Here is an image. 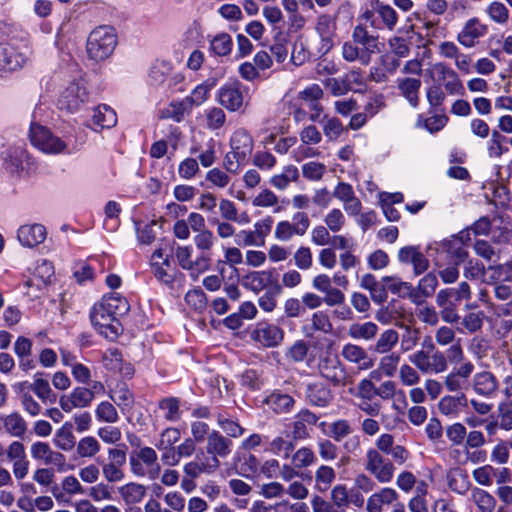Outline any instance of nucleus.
Masks as SVG:
<instances>
[{
    "label": "nucleus",
    "instance_id": "1",
    "mask_svg": "<svg viewBox=\"0 0 512 512\" xmlns=\"http://www.w3.org/2000/svg\"><path fill=\"white\" fill-rule=\"evenodd\" d=\"M380 52L378 36L369 33L361 24L356 25L352 31V41H346L341 48V54L347 62H359L368 65L372 56Z\"/></svg>",
    "mask_w": 512,
    "mask_h": 512
},
{
    "label": "nucleus",
    "instance_id": "2",
    "mask_svg": "<svg viewBox=\"0 0 512 512\" xmlns=\"http://www.w3.org/2000/svg\"><path fill=\"white\" fill-rule=\"evenodd\" d=\"M253 139L250 133L239 128L230 138V151L223 158V167L233 175H237L244 167L253 151Z\"/></svg>",
    "mask_w": 512,
    "mask_h": 512
},
{
    "label": "nucleus",
    "instance_id": "3",
    "mask_svg": "<svg viewBox=\"0 0 512 512\" xmlns=\"http://www.w3.org/2000/svg\"><path fill=\"white\" fill-rule=\"evenodd\" d=\"M117 44V36L110 26H99L87 38L86 52L89 59L100 62L108 59Z\"/></svg>",
    "mask_w": 512,
    "mask_h": 512
},
{
    "label": "nucleus",
    "instance_id": "4",
    "mask_svg": "<svg viewBox=\"0 0 512 512\" xmlns=\"http://www.w3.org/2000/svg\"><path fill=\"white\" fill-rule=\"evenodd\" d=\"M31 53L27 44L16 45L7 42L0 35V77L24 67L30 60Z\"/></svg>",
    "mask_w": 512,
    "mask_h": 512
},
{
    "label": "nucleus",
    "instance_id": "5",
    "mask_svg": "<svg viewBox=\"0 0 512 512\" xmlns=\"http://www.w3.org/2000/svg\"><path fill=\"white\" fill-rule=\"evenodd\" d=\"M29 136L32 145L45 154L58 155L73 152V148L65 140L39 124L31 125Z\"/></svg>",
    "mask_w": 512,
    "mask_h": 512
},
{
    "label": "nucleus",
    "instance_id": "6",
    "mask_svg": "<svg viewBox=\"0 0 512 512\" xmlns=\"http://www.w3.org/2000/svg\"><path fill=\"white\" fill-rule=\"evenodd\" d=\"M408 361L422 374H440L448 369L447 357L439 350H417L408 356Z\"/></svg>",
    "mask_w": 512,
    "mask_h": 512
},
{
    "label": "nucleus",
    "instance_id": "7",
    "mask_svg": "<svg viewBox=\"0 0 512 512\" xmlns=\"http://www.w3.org/2000/svg\"><path fill=\"white\" fill-rule=\"evenodd\" d=\"M318 371L333 386L343 387L351 382L346 368L335 354L325 353L319 360Z\"/></svg>",
    "mask_w": 512,
    "mask_h": 512
},
{
    "label": "nucleus",
    "instance_id": "8",
    "mask_svg": "<svg viewBox=\"0 0 512 512\" xmlns=\"http://www.w3.org/2000/svg\"><path fill=\"white\" fill-rule=\"evenodd\" d=\"M102 308L101 304L95 303L90 311V320L99 334L113 341L121 334L122 325L108 310Z\"/></svg>",
    "mask_w": 512,
    "mask_h": 512
},
{
    "label": "nucleus",
    "instance_id": "9",
    "mask_svg": "<svg viewBox=\"0 0 512 512\" xmlns=\"http://www.w3.org/2000/svg\"><path fill=\"white\" fill-rule=\"evenodd\" d=\"M364 468L382 484L391 482L395 472L394 464L375 448L366 451Z\"/></svg>",
    "mask_w": 512,
    "mask_h": 512
},
{
    "label": "nucleus",
    "instance_id": "10",
    "mask_svg": "<svg viewBox=\"0 0 512 512\" xmlns=\"http://www.w3.org/2000/svg\"><path fill=\"white\" fill-rule=\"evenodd\" d=\"M426 75L432 80L442 82L446 92L450 95H462L463 84L457 72L444 62H437L426 69Z\"/></svg>",
    "mask_w": 512,
    "mask_h": 512
},
{
    "label": "nucleus",
    "instance_id": "11",
    "mask_svg": "<svg viewBox=\"0 0 512 512\" xmlns=\"http://www.w3.org/2000/svg\"><path fill=\"white\" fill-rule=\"evenodd\" d=\"M288 220L279 221L274 229V238L280 242H288L294 236H304L310 227V219L304 212H297Z\"/></svg>",
    "mask_w": 512,
    "mask_h": 512
},
{
    "label": "nucleus",
    "instance_id": "12",
    "mask_svg": "<svg viewBox=\"0 0 512 512\" xmlns=\"http://www.w3.org/2000/svg\"><path fill=\"white\" fill-rule=\"evenodd\" d=\"M248 91L239 81L226 84L217 91V101L230 112H237L244 109L248 102L245 93Z\"/></svg>",
    "mask_w": 512,
    "mask_h": 512
},
{
    "label": "nucleus",
    "instance_id": "13",
    "mask_svg": "<svg viewBox=\"0 0 512 512\" xmlns=\"http://www.w3.org/2000/svg\"><path fill=\"white\" fill-rule=\"evenodd\" d=\"M88 98V92L82 79L70 82L58 98V108L68 112L77 111Z\"/></svg>",
    "mask_w": 512,
    "mask_h": 512
},
{
    "label": "nucleus",
    "instance_id": "14",
    "mask_svg": "<svg viewBox=\"0 0 512 512\" xmlns=\"http://www.w3.org/2000/svg\"><path fill=\"white\" fill-rule=\"evenodd\" d=\"M488 32V26L477 17L468 19L456 35L457 42L464 48L475 47Z\"/></svg>",
    "mask_w": 512,
    "mask_h": 512
},
{
    "label": "nucleus",
    "instance_id": "15",
    "mask_svg": "<svg viewBox=\"0 0 512 512\" xmlns=\"http://www.w3.org/2000/svg\"><path fill=\"white\" fill-rule=\"evenodd\" d=\"M315 31L320 38L319 53L326 54L334 46L336 21L329 14H321L316 19Z\"/></svg>",
    "mask_w": 512,
    "mask_h": 512
},
{
    "label": "nucleus",
    "instance_id": "16",
    "mask_svg": "<svg viewBox=\"0 0 512 512\" xmlns=\"http://www.w3.org/2000/svg\"><path fill=\"white\" fill-rule=\"evenodd\" d=\"M333 196L342 203L344 211L349 216L359 215L362 203L351 184L344 181L338 182L333 189Z\"/></svg>",
    "mask_w": 512,
    "mask_h": 512
},
{
    "label": "nucleus",
    "instance_id": "17",
    "mask_svg": "<svg viewBox=\"0 0 512 512\" xmlns=\"http://www.w3.org/2000/svg\"><path fill=\"white\" fill-rule=\"evenodd\" d=\"M251 338L264 347H276L284 338L283 330L271 323H258L251 333Z\"/></svg>",
    "mask_w": 512,
    "mask_h": 512
},
{
    "label": "nucleus",
    "instance_id": "18",
    "mask_svg": "<svg viewBox=\"0 0 512 512\" xmlns=\"http://www.w3.org/2000/svg\"><path fill=\"white\" fill-rule=\"evenodd\" d=\"M92 394L83 386L74 388L69 394L60 397L59 404L63 411L69 413L74 409L89 407L92 403Z\"/></svg>",
    "mask_w": 512,
    "mask_h": 512
},
{
    "label": "nucleus",
    "instance_id": "19",
    "mask_svg": "<svg viewBox=\"0 0 512 512\" xmlns=\"http://www.w3.org/2000/svg\"><path fill=\"white\" fill-rule=\"evenodd\" d=\"M47 231L42 224L32 223L21 225L17 230V239L27 248H34L46 239Z\"/></svg>",
    "mask_w": 512,
    "mask_h": 512
},
{
    "label": "nucleus",
    "instance_id": "20",
    "mask_svg": "<svg viewBox=\"0 0 512 512\" xmlns=\"http://www.w3.org/2000/svg\"><path fill=\"white\" fill-rule=\"evenodd\" d=\"M193 247L191 245L178 246L175 251V257L181 268L193 270L196 267L208 270L210 267L209 255L201 254L196 260H193Z\"/></svg>",
    "mask_w": 512,
    "mask_h": 512
},
{
    "label": "nucleus",
    "instance_id": "21",
    "mask_svg": "<svg viewBox=\"0 0 512 512\" xmlns=\"http://www.w3.org/2000/svg\"><path fill=\"white\" fill-rule=\"evenodd\" d=\"M398 492L391 487H383L371 494L366 502L367 512H383L387 507L398 501Z\"/></svg>",
    "mask_w": 512,
    "mask_h": 512
},
{
    "label": "nucleus",
    "instance_id": "22",
    "mask_svg": "<svg viewBox=\"0 0 512 512\" xmlns=\"http://www.w3.org/2000/svg\"><path fill=\"white\" fill-rule=\"evenodd\" d=\"M369 5L373 8L379 23L376 27L379 29H386L390 32L394 31L398 24V14L396 10L388 4L380 0H369Z\"/></svg>",
    "mask_w": 512,
    "mask_h": 512
},
{
    "label": "nucleus",
    "instance_id": "23",
    "mask_svg": "<svg viewBox=\"0 0 512 512\" xmlns=\"http://www.w3.org/2000/svg\"><path fill=\"white\" fill-rule=\"evenodd\" d=\"M241 283L244 288L254 293H259L273 284L275 286L277 281L271 271L260 270L249 272L242 278Z\"/></svg>",
    "mask_w": 512,
    "mask_h": 512
},
{
    "label": "nucleus",
    "instance_id": "24",
    "mask_svg": "<svg viewBox=\"0 0 512 512\" xmlns=\"http://www.w3.org/2000/svg\"><path fill=\"white\" fill-rule=\"evenodd\" d=\"M397 257L403 264H412L416 275L424 273L429 267L428 259L417 246L402 247L399 249Z\"/></svg>",
    "mask_w": 512,
    "mask_h": 512
},
{
    "label": "nucleus",
    "instance_id": "25",
    "mask_svg": "<svg viewBox=\"0 0 512 512\" xmlns=\"http://www.w3.org/2000/svg\"><path fill=\"white\" fill-rule=\"evenodd\" d=\"M342 357L350 363L357 365L360 370H368L373 367L374 362L366 350L356 344L347 343L342 347Z\"/></svg>",
    "mask_w": 512,
    "mask_h": 512
},
{
    "label": "nucleus",
    "instance_id": "26",
    "mask_svg": "<svg viewBox=\"0 0 512 512\" xmlns=\"http://www.w3.org/2000/svg\"><path fill=\"white\" fill-rule=\"evenodd\" d=\"M472 386L476 394L491 398L496 394L499 384L494 374L489 371H481L474 375Z\"/></svg>",
    "mask_w": 512,
    "mask_h": 512
},
{
    "label": "nucleus",
    "instance_id": "27",
    "mask_svg": "<svg viewBox=\"0 0 512 512\" xmlns=\"http://www.w3.org/2000/svg\"><path fill=\"white\" fill-rule=\"evenodd\" d=\"M30 453L34 460L42 461L46 465H57L64 461L63 454L54 451L48 443L42 441L32 443Z\"/></svg>",
    "mask_w": 512,
    "mask_h": 512
},
{
    "label": "nucleus",
    "instance_id": "28",
    "mask_svg": "<svg viewBox=\"0 0 512 512\" xmlns=\"http://www.w3.org/2000/svg\"><path fill=\"white\" fill-rule=\"evenodd\" d=\"M318 421V417L316 414L310 412L309 410H302L299 412L293 423V438L295 440H303L310 437V431L312 426H314Z\"/></svg>",
    "mask_w": 512,
    "mask_h": 512
},
{
    "label": "nucleus",
    "instance_id": "29",
    "mask_svg": "<svg viewBox=\"0 0 512 512\" xmlns=\"http://www.w3.org/2000/svg\"><path fill=\"white\" fill-rule=\"evenodd\" d=\"M5 168L11 173H19L24 169V163L28 161L27 153L23 146L9 147L2 152Z\"/></svg>",
    "mask_w": 512,
    "mask_h": 512
},
{
    "label": "nucleus",
    "instance_id": "30",
    "mask_svg": "<svg viewBox=\"0 0 512 512\" xmlns=\"http://www.w3.org/2000/svg\"><path fill=\"white\" fill-rule=\"evenodd\" d=\"M98 303L103 306L102 309L108 310L119 321L130 310L129 302L119 293L105 294Z\"/></svg>",
    "mask_w": 512,
    "mask_h": 512
},
{
    "label": "nucleus",
    "instance_id": "31",
    "mask_svg": "<svg viewBox=\"0 0 512 512\" xmlns=\"http://www.w3.org/2000/svg\"><path fill=\"white\" fill-rule=\"evenodd\" d=\"M54 276V266L47 260H41L33 273V276L25 281V286L30 287L35 284L38 290H43Z\"/></svg>",
    "mask_w": 512,
    "mask_h": 512
},
{
    "label": "nucleus",
    "instance_id": "32",
    "mask_svg": "<svg viewBox=\"0 0 512 512\" xmlns=\"http://www.w3.org/2000/svg\"><path fill=\"white\" fill-rule=\"evenodd\" d=\"M306 397L311 405L326 407L333 399L331 390L323 383H311L307 386Z\"/></svg>",
    "mask_w": 512,
    "mask_h": 512
},
{
    "label": "nucleus",
    "instance_id": "33",
    "mask_svg": "<svg viewBox=\"0 0 512 512\" xmlns=\"http://www.w3.org/2000/svg\"><path fill=\"white\" fill-rule=\"evenodd\" d=\"M123 502L127 505L140 503L146 496L147 489L143 484L129 482L117 488Z\"/></svg>",
    "mask_w": 512,
    "mask_h": 512
},
{
    "label": "nucleus",
    "instance_id": "34",
    "mask_svg": "<svg viewBox=\"0 0 512 512\" xmlns=\"http://www.w3.org/2000/svg\"><path fill=\"white\" fill-rule=\"evenodd\" d=\"M469 499L476 506L478 512H494L497 506L496 498L479 487L471 489Z\"/></svg>",
    "mask_w": 512,
    "mask_h": 512
},
{
    "label": "nucleus",
    "instance_id": "35",
    "mask_svg": "<svg viewBox=\"0 0 512 512\" xmlns=\"http://www.w3.org/2000/svg\"><path fill=\"white\" fill-rule=\"evenodd\" d=\"M232 442L222 436L218 431H213L207 438V453L225 458L231 452Z\"/></svg>",
    "mask_w": 512,
    "mask_h": 512
},
{
    "label": "nucleus",
    "instance_id": "36",
    "mask_svg": "<svg viewBox=\"0 0 512 512\" xmlns=\"http://www.w3.org/2000/svg\"><path fill=\"white\" fill-rule=\"evenodd\" d=\"M397 87L403 97L413 106L416 107L419 102V90L421 80L418 78H398Z\"/></svg>",
    "mask_w": 512,
    "mask_h": 512
},
{
    "label": "nucleus",
    "instance_id": "37",
    "mask_svg": "<svg viewBox=\"0 0 512 512\" xmlns=\"http://www.w3.org/2000/svg\"><path fill=\"white\" fill-rule=\"evenodd\" d=\"M378 330L379 328L374 322H355L348 327L347 333L352 339L370 341L375 338Z\"/></svg>",
    "mask_w": 512,
    "mask_h": 512
},
{
    "label": "nucleus",
    "instance_id": "38",
    "mask_svg": "<svg viewBox=\"0 0 512 512\" xmlns=\"http://www.w3.org/2000/svg\"><path fill=\"white\" fill-rule=\"evenodd\" d=\"M5 431L13 436L21 438L27 431V422L19 412H12L2 417Z\"/></svg>",
    "mask_w": 512,
    "mask_h": 512
},
{
    "label": "nucleus",
    "instance_id": "39",
    "mask_svg": "<svg viewBox=\"0 0 512 512\" xmlns=\"http://www.w3.org/2000/svg\"><path fill=\"white\" fill-rule=\"evenodd\" d=\"M54 445L62 451H71L76 444L71 422H65L56 432L53 439Z\"/></svg>",
    "mask_w": 512,
    "mask_h": 512
},
{
    "label": "nucleus",
    "instance_id": "40",
    "mask_svg": "<svg viewBox=\"0 0 512 512\" xmlns=\"http://www.w3.org/2000/svg\"><path fill=\"white\" fill-rule=\"evenodd\" d=\"M467 406V398L464 394L460 396H444L438 403L439 411L446 415L455 417Z\"/></svg>",
    "mask_w": 512,
    "mask_h": 512
},
{
    "label": "nucleus",
    "instance_id": "41",
    "mask_svg": "<svg viewBox=\"0 0 512 512\" xmlns=\"http://www.w3.org/2000/svg\"><path fill=\"white\" fill-rule=\"evenodd\" d=\"M172 70V64L166 60H155L149 68L148 81L152 86L162 85Z\"/></svg>",
    "mask_w": 512,
    "mask_h": 512
},
{
    "label": "nucleus",
    "instance_id": "42",
    "mask_svg": "<svg viewBox=\"0 0 512 512\" xmlns=\"http://www.w3.org/2000/svg\"><path fill=\"white\" fill-rule=\"evenodd\" d=\"M506 137L498 130H492L489 140L486 143L487 155L491 159H500L504 154L509 152L506 145Z\"/></svg>",
    "mask_w": 512,
    "mask_h": 512
},
{
    "label": "nucleus",
    "instance_id": "43",
    "mask_svg": "<svg viewBox=\"0 0 512 512\" xmlns=\"http://www.w3.org/2000/svg\"><path fill=\"white\" fill-rule=\"evenodd\" d=\"M436 303L441 308L440 314L444 322L455 323L459 320L457 313L458 304L455 301L447 299V293L438 292L436 295Z\"/></svg>",
    "mask_w": 512,
    "mask_h": 512
},
{
    "label": "nucleus",
    "instance_id": "44",
    "mask_svg": "<svg viewBox=\"0 0 512 512\" xmlns=\"http://www.w3.org/2000/svg\"><path fill=\"white\" fill-rule=\"evenodd\" d=\"M219 466V460L216 457L212 458V464H207L200 460L197 456L195 460L186 463L183 467V471L186 476L190 478H197L201 474L212 473Z\"/></svg>",
    "mask_w": 512,
    "mask_h": 512
},
{
    "label": "nucleus",
    "instance_id": "45",
    "mask_svg": "<svg viewBox=\"0 0 512 512\" xmlns=\"http://www.w3.org/2000/svg\"><path fill=\"white\" fill-rule=\"evenodd\" d=\"M93 125L97 128H111L117 122L116 113L107 105H99L94 109L92 116Z\"/></svg>",
    "mask_w": 512,
    "mask_h": 512
},
{
    "label": "nucleus",
    "instance_id": "46",
    "mask_svg": "<svg viewBox=\"0 0 512 512\" xmlns=\"http://www.w3.org/2000/svg\"><path fill=\"white\" fill-rule=\"evenodd\" d=\"M214 86H215L214 81H205V82L197 85L192 90L190 95H188L187 97L184 98L186 100V102L188 103L189 107L191 108V110L195 106L198 107V106L204 104L209 99L210 92Z\"/></svg>",
    "mask_w": 512,
    "mask_h": 512
},
{
    "label": "nucleus",
    "instance_id": "47",
    "mask_svg": "<svg viewBox=\"0 0 512 512\" xmlns=\"http://www.w3.org/2000/svg\"><path fill=\"white\" fill-rule=\"evenodd\" d=\"M104 366L113 372H119L125 376L131 375L132 369L129 365L123 366L122 355L117 349L107 350L102 358Z\"/></svg>",
    "mask_w": 512,
    "mask_h": 512
},
{
    "label": "nucleus",
    "instance_id": "48",
    "mask_svg": "<svg viewBox=\"0 0 512 512\" xmlns=\"http://www.w3.org/2000/svg\"><path fill=\"white\" fill-rule=\"evenodd\" d=\"M108 395L122 411L130 409L134 403L133 394L124 383L110 389Z\"/></svg>",
    "mask_w": 512,
    "mask_h": 512
},
{
    "label": "nucleus",
    "instance_id": "49",
    "mask_svg": "<svg viewBox=\"0 0 512 512\" xmlns=\"http://www.w3.org/2000/svg\"><path fill=\"white\" fill-rule=\"evenodd\" d=\"M191 111L186 100L182 99L181 101L171 102L168 106L163 108L160 111V116L163 119H172L175 122H181Z\"/></svg>",
    "mask_w": 512,
    "mask_h": 512
},
{
    "label": "nucleus",
    "instance_id": "50",
    "mask_svg": "<svg viewBox=\"0 0 512 512\" xmlns=\"http://www.w3.org/2000/svg\"><path fill=\"white\" fill-rule=\"evenodd\" d=\"M399 341V334L394 329L384 330L374 344L373 350L378 354L391 353Z\"/></svg>",
    "mask_w": 512,
    "mask_h": 512
},
{
    "label": "nucleus",
    "instance_id": "51",
    "mask_svg": "<svg viewBox=\"0 0 512 512\" xmlns=\"http://www.w3.org/2000/svg\"><path fill=\"white\" fill-rule=\"evenodd\" d=\"M299 178L297 167L288 165L283 168L282 172L270 178V184L278 190H285L290 183L296 182Z\"/></svg>",
    "mask_w": 512,
    "mask_h": 512
},
{
    "label": "nucleus",
    "instance_id": "52",
    "mask_svg": "<svg viewBox=\"0 0 512 512\" xmlns=\"http://www.w3.org/2000/svg\"><path fill=\"white\" fill-rule=\"evenodd\" d=\"M251 204L257 208H272L274 213L281 211L278 196L270 189H262L256 196L253 197Z\"/></svg>",
    "mask_w": 512,
    "mask_h": 512
},
{
    "label": "nucleus",
    "instance_id": "53",
    "mask_svg": "<svg viewBox=\"0 0 512 512\" xmlns=\"http://www.w3.org/2000/svg\"><path fill=\"white\" fill-rule=\"evenodd\" d=\"M266 404L276 413H285L293 407L294 399L288 394L272 393L266 398Z\"/></svg>",
    "mask_w": 512,
    "mask_h": 512
},
{
    "label": "nucleus",
    "instance_id": "54",
    "mask_svg": "<svg viewBox=\"0 0 512 512\" xmlns=\"http://www.w3.org/2000/svg\"><path fill=\"white\" fill-rule=\"evenodd\" d=\"M121 212V207L119 203L116 201H108L104 207L105 219H104V229L109 232H114L119 227V214Z\"/></svg>",
    "mask_w": 512,
    "mask_h": 512
},
{
    "label": "nucleus",
    "instance_id": "55",
    "mask_svg": "<svg viewBox=\"0 0 512 512\" xmlns=\"http://www.w3.org/2000/svg\"><path fill=\"white\" fill-rule=\"evenodd\" d=\"M336 474L332 467L327 465H321L315 471V486L320 492L327 491L333 481L335 480Z\"/></svg>",
    "mask_w": 512,
    "mask_h": 512
},
{
    "label": "nucleus",
    "instance_id": "56",
    "mask_svg": "<svg viewBox=\"0 0 512 512\" xmlns=\"http://www.w3.org/2000/svg\"><path fill=\"white\" fill-rule=\"evenodd\" d=\"M101 449L100 443L93 436L81 438L76 446V452L81 458H93Z\"/></svg>",
    "mask_w": 512,
    "mask_h": 512
},
{
    "label": "nucleus",
    "instance_id": "57",
    "mask_svg": "<svg viewBox=\"0 0 512 512\" xmlns=\"http://www.w3.org/2000/svg\"><path fill=\"white\" fill-rule=\"evenodd\" d=\"M204 115L206 119V127L209 130H219L224 127L226 123V114L220 107H209L204 111Z\"/></svg>",
    "mask_w": 512,
    "mask_h": 512
},
{
    "label": "nucleus",
    "instance_id": "58",
    "mask_svg": "<svg viewBox=\"0 0 512 512\" xmlns=\"http://www.w3.org/2000/svg\"><path fill=\"white\" fill-rule=\"evenodd\" d=\"M382 283L385 289L400 297H406L411 293V284L396 276H385L382 278Z\"/></svg>",
    "mask_w": 512,
    "mask_h": 512
},
{
    "label": "nucleus",
    "instance_id": "59",
    "mask_svg": "<svg viewBox=\"0 0 512 512\" xmlns=\"http://www.w3.org/2000/svg\"><path fill=\"white\" fill-rule=\"evenodd\" d=\"M323 222L331 232L337 233L345 226L346 218L342 210L339 208H332L324 216Z\"/></svg>",
    "mask_w": 512,
    "mask_h": 512
},
{
    "label": "nucleus",
    "instance_id": "60",
    "mask_svg": "<svg viewBox=\"0 0 512 512\" xmlns=\"http://www.w3.org/2000/svg\"><path fill=\"white\" fill-rule=\"evenodd\" d=\"M353 433L351 423L346 419H338L329 426V435L336 442H341L344 438Z\"/></svg>",
    "mask_w": 512,
    "mask_h": 512
},
{
    "label": "nucleus",
    "instance_id": "61",
    "mask_svg": "<svg viewBox=\"0 0 512 512\" xmlns=\"http://www.w3.org/2000/svg\"><path fill=\"white\" fill-rule=\"evenodd\" d=\"M196 248L204 255H208L209 251L214 247L217 237L209 229L196 233L193 238Z\"/></svg>",
    "mask_w": 512,
    "mask_h": 512
},
{
    "label": "nucleus",
    "instance_id": "62",
    "mask_svg": "<svg viewBox=\"0 0 512 512\" xmlns=\"http://www.w3.org/2000/svg\"><path fill=\"white\" fill-rule=\"evenodd\" d=\"M294 450V444L292 441L286 440L281 436L275 437L270 443L267 451L276 455L282 456L287 459L290 457Z\"/></svg>",
    "mask_w": 512,
    "mask_h": 512
},
{
    "label": "nucleus",
    "instance_id": "63",
    "mask_svg": "<svg viewBox=\"0 0 512 512\" xmlns=\"http://www.w3.org/2000/svg\"><path fill=\"white\" fill-rule=\"evenodd\" d=\"M400 359V354L396 352L386 353L379 361V371L387 377H393L398 369Z\"/></svg>",
    "mask_w": 512,
    "mask_h": 512
},
{
    "label": "nucleus",
    "instance_id": "64",
    "mask_svg": "<svg viewBox=\"0 0 512 512\" xmlns=\"http://www.w3.org/2000/svg\"><path fill=\"white\" fill-rule=\"evenodd\" d=\"M485 11L493 22L500 25L506 24L509 19V10L502 2H491Z\"/></svg>",
    "mask_w": 512,
    "mask_h": 512
}]
</instances>
